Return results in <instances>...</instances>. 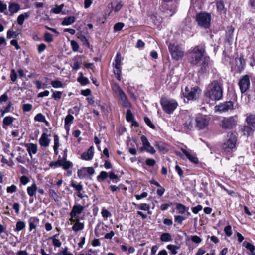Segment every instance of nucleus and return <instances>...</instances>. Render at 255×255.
Returning <instances> with one entry per match:
<instances>
[{
  "label": "nucleus",
  "instance_id": "nucleus-3",
  "mask_svg": "<svg viewBox=\"0 0 255 255\" xmlns=\"http://www.w3.org/2000/svg\"><path fill=\"white\" fill-rule=\"evenodd\" d=\"M160 103L163 110L169 114L172 113L178 106V103L175 100L165 98L161 99Z\"/></svg>",
  "mask_w": 255,
  "mask_h": 255
},
{
  "label": "nucleus",
  "instance_id": "nucleus-44",
  "mask_svg": "<svg viewBox=\"0 0 255 255\" xmlns=\"http://www.w3.org/2000/svg\"><path fill=\"white\" fill-rule=\"evenodd\" d=\"M176 209L178 210V213L180 214H183L186 211L185 206L181 203L177 204Z\"/></svg>",
  "mask_w": 255,
  "mask_h": 255
},
{
  "label": "nucleus",
  "instance_id": "nucleus-56",
  "mask_svg": "<svg viewBox=\"0 0 255 255\" xmlns=\"http://www.w3.org/2000/svg\"><path fill=\"white\" fill-rule=\"evenodd\" d=\"M146 164L148 166L153 167L156 164V161L154 159L148 158L145 161Z\"/></svg>",
  "mask_w": 255,
  "mask_h": 255
},
{
  "label": "nucleus",
  "instance_id": "nucleus-38",
  "mask_svg": "<svg viewBox=\"0 0 255 255\" xmlns=\"http://www.w3.org/2000/svg\"><path fill=\"white\" fill-rule=\"evenodd\" d=\"M25 223L23 221H19L17 222L15 230L16 231H20L25 227Z\"/></svg>",
  "mask_w": 255,
  "mask_h": 255
},
{
  "label": "nucleus",
  "instance_id": "nucleus-53",
  "mask_svg": "<svg viewBox=\"0 0 255 255\" xmlns=\"http://www.w3.org/2000/svg\"><path fill=\"white\" fill-rule=\"evenodd\" d=\"M71 46L73 51L76 52L79 50V45L77 42L74 40H72L71 41Z\"/></svg>",
  "mask_w": 255,
  "mask_h": 255
},
{
  "label": "nucleus",
  "instance_id": "nucleus-11",
  "mask_svg": "<svg viewBox=\"0 0 255 255\" xmlns=\"http://www.w3.org/2000/svg\"><path fill=\"white\" fill-rule=\"evenodd\" d=\"M234 103L232 101H229L221 103L216 106V110L221 112H226L229 110L233 109Z\"/></svg>",
  "mask_w": 255,
  "mask_h": 255
},
{
  "label": "nucleus",
  "instance_id": "nucleus-9",
  "mask_svg": "<svg viewBox=\"0 0 255 255\" xmlns=\"http://www.w3.org/2000/svg\"><path fill=\"white\" fill-rule=\"evenodd\" d=\"M238 84L241 93H244L247 92L250 86L249 76L248 75H245L241 76Z\"/></svg>",
  "mask_w": 255,
  "mask_h": 255
},
{
  "label": "nucleus",
  "instance_id": "nucleus-31",
  "mask_svg": "<svg viewBox=\"0 0 255 255\" xmlns=\"http://www.w3.org/2000/svg\"><path fill=\"white\" fill-rule=\"evenodd\" d=\"M160 240L162 242H169L172 241V238L169 233H164L161 235Z\"/></svg>",
  "mask_w": 255,
  "mask_h": 255
},
{
  "label": "nucleus",
  "instance_id": "nucleus-48",
  "mask_svg": "<svg viewBox=\"0 0 255 255\" xmlns=\"http://www.w3.org/2000/svg\"><path fill=\"white\" fill-rule=\"evenodd\" d=\"M245 246V247L252 253V255H254L255 254L254 253L255 247L253 245L250 243H246V244Z\"/></svg>",
  "mask_w": 255,
  "mask_h": 255
},
{
  "label": "nucleus",
  "instance_id": "nucleus-27",
  "mask_svg": "<svg viewBox=\"0 0 255 255\" xmlns=\"http://www.w3.org/2000/svg\"><path fill=\"white\" fill-rule=\"evenodd\" d=\"M247 124L252 126L255 128V115H250L247 116L246 119Z\"/></svg>",
  "mask_w": 255,
  "mask_h": 255
},
{
  "label": "nucleus",
  "instance_id": "nucleus-59",
  "mask_svg": "<svg viewBox=\"0 0 255 255\" xmlns=\"http://www.w3.org/2000/svg\"><path fill=\"white\" fill-rule=\"evenodd\" d=\"M101 214L103 217L107 218L111 216V214L106 209L103 208L102 210Z\"/></svg>",
  "mask_w": 255,
  "mask_h": 255
},
{
  "label": "nucleus",
  "instance_id": "nucleus-30",
  "mask_svg": "<svg viewBox=\"0 0 255 255\" xmlns=\"http://www.w3.org/2000/svg\"><path fill=\"white\" fill-rule=\"evenodd\" d=\"M75 21V17H66L63 19L62 24L63 25L68 26L73 23Z\"/></svg>",
  "mask_w": 255,
  "mask_h": 255
},
{
  "label": "nucleus",
  "instance_id": "nucleus-14",
  "mask_svg": "<svg viewBox=\"0 0 255 255\" xmlns=\"http://www.w3.org/2000/svg\"><path fill=\"white\" fill-rule=\"evenodd\" d=\"M196 21L200 26L207 28L210 25L211 17H196Z\"/></svg>",
  "mask_w": 255,
  "mask_h": 255
},
{
  "label": "nucleus",
  "instance_id": "nucleus-37",
  "mask_svg": "<svg viewBox=\"0 0 255 255\" xmlns=\"http://www.w3.org/2000/svg\"><path fill=\"white\" fill-rule=\"evenodd\" d=\"M78 177L82 179L87 175L85 167L82 168L78 171L77 172Z\"/></svg>",
  "mask_w": 255,
  "mask_h": 255
},
{
  "label": "nucleus",
  "instance_id": "nucleus-22",
  "mask_svg": "<svg viewBox=\"0 0 255 255\" xmlns=\"http://www.w3.org/2000/svg\"><path fill=\"white\" fill-rule=\"evenodd\" d=\"M181 151L186 157L192 162L197 164L199 162L198 158L194 155L191 154L188 151L184 148H181Z\"/></svg>",
  "mask_w": 255,
  "mask_h": 255
},
{
  "label": "nucleus",
  "instance_id": "nucleus-4",
  "mask_svg": "<svg viewBox=\"0 0 255 255\" xmlns=\"http://www.w3.org/2000/svg\"><path fill=\"white\" fill-rule=\"evenodd\" d=\"M201 92L200 89L198 86H195L193 88H189L186 87L185 92L183 94L185 98V102H188L189 100L196 99L198 96Z\"/></svg>",
  "mask_w": 255,
  "mask_h": 255
},
{
  "label": "nucleus",
  "instance_id": "nucleus-62",
  "mask_svg": "<svg viewBox=\"0 0 255 255\" xmlns=\"http://www.w3.org/2000/svg\"><path fill=\"white\" fill-rule=\"evenodd\" d=\"M224 232L228 236H230L232 234L231 226L230 225L226 226L224 228Z\"/></svg>",
  "mask_w": 255,
  "mask_h": 255
},
{
  "label": "nucleus",
  "instance_id": "nucleus-2",
  "mask_svg": "<svg viewBox=\"0 0 255 255\" xmlns=\"http://www.w3.org/2000/svg\"><path fill=\"white\" fill-rule=\"evenodd\" d=\"M205 52L204 45H198L189 51L188 54L191 64L197 65L201 61Z\"/></svg>",
  "mask_w": 255,
  "mask_h": 255
},
{
  "label": "nucleus",
  "instance_id": "nucleus-28",
  "mask_svg": "<svg viewBox=\"0 0 255 255\" xmlns=\"http://www.w3.org/2000/svg\"><path fill=\"white\" fill-rule=\"evenodd\" d=\"M121 54L118 52L115 56L114 62L113 64L114 67H121Z\"/></svg>",
  "mask_w": 255,
  "mask_h": 255
},
{
  "label": "nucleus",
  "instance_id": "nucleus-45",
  "mask_svg": "<svg viewBox=\"0 0 255 255\" xmlns=\"http://www.w3.org/2000/svg\"><path fill=\"white\" fill-rule=\"evenodd\" d=\"M18 35L19 33L17 32L8 30L7 32V38L8 39L16 38L18 36Z\"/></svg>",
  "mask_w": 255,
  "mask_h": 255
},
{
  "label": "nucleus",
  "instance_id": "nucleus-61",
  "mask_svg": "<svg viewBox=\"0 0 255 255\" xmlns=\"http://www.w3.org/2000/svg\"><path fill=\"white\" fill-rule=\"evenodd\" d=\"M59 147V137L58 135H55L54 136V146L53 148H58Z\"/></svg>",
  "mask_w": 255,
  "mask_h": 255
},
{
  "label": "nucleus",
  "instance_id": "nucleus-36",
  "mask_svg": "<svg viewBox=\"0 0 255 255\" xmlns=\"http://www.w3.org/2000/svg\"><path fill=\"white\" fill-rule=\"evenodd\" d=\"M81 76L78 78V81L83 85H85L89 83V79L83 76L82 73H80Z\"/></svg>",
  "mask_w": 255,
  "mask_h": 255
},
{
  "label": "nucleus",
  "instance_id": "nucleus-26",
  "mask_svg": "<svg viewBox=\"0 0 255 255\" xmlns=\"http://www.w3.org/2000/svg\"><path fill=\"white\" fill-rule=\"evenodd\" d=\"M37 186L36 184L34 183L31 186H28L27 188V192L28 195L30 197L33 196L37 190Z\"/></svg>",
  "mask_w": 255,
  "mask_h": 255
},
{
  "label": "nucleus",
  "instance_id": "nucleus-15",
  "mask_svg": "<svg viewBox=\"0 0 255 255\" xmlns=\"http://www.w3.org/2000/svg\"><path fill=\"white\" fill-rule=\"evenodd\" d=\"M212 62L209 57H204L201 66V69L203 72L209 71L212 68Z\"/></svg>",
  "mask_w": 255,
  "mask_h": 255
},
{
  "label": "nucleus",
  "instance_id": "nucleus-29",
  "mask_svg": "<svg viewBox=\"0 0 255 255\" xmlns=\"http://www.w3.org/2000/svg\"><path fill=\"white\" fill-rule=\"evenodd\" d=\"M64 4H62L60 5H56L54 7L51 9V11L54 13V14H65V13H64L62 11V8L64 7Z\"/></svg>",
  "mask_w": 255,
  "mask_h": 255
},
{
  "label": "nucleus",
  "instance_id": "nucleus-35",
  "mask_svg": "<svg viewBox=\"0 0 255 255\" xmlns=\"http://www.w3.org/2000/svg\"><path fill=\"white\" fill-rule=\"evenodd\" d=\"M112 90L117 96L124 92L121 87L117 84H115L112 86Z\"/></svg>",
  "mask_w": 255,
  "mask_h": 255
},
{
  "label": "nucleus",
  "instance_id": "nucleus-40",
  "mask_svg": "<svg viewBox=\"0 0 255 255\" xmlns=\"http://www.w3.org/2000/svg\"><path fill=\"white\" fill-rule=\"evenodd\" d=\"M193 121L194 120L193 118L188 117L184 123L185 127H186L188 129H190L193 127Z\"/></svg>",
  "mask_w": 255,
  "mask_h": 255
},
{
  "label": "nucleus",
  "instance_id": "nucleus-24",
  "mask_svg": "<svg viewBox=\"0 0 255 255\" xmlns=\"http://www.w3.org/2000/svg\"><path fill=\"white\" fill-rule=\"evenodd\" d=\"M8 9L9 11L14 14L16 13L20 9V6L18 4L16 3H11L9 4Z\"/></svg>",
  "mask_w": 255,
  "mask_h": 255
},
{
  "label": "nucleus",
  "instance_id": "nucleus-41",
  "mask_svg": "<svg viewBox=\"0 0 255 255\" xmlns=\"http://www.w3.org/2000/svg\"><path fill=\"white\" fill-rule=\"evenodd\" d=\"M52 86L54 88H59L63 87V84L62 82L59 80H53L51 82Z\"/></svg>",
  "mask_w": 255,
  "mask_h": 255
},
{
  "label": "nucleus",
  "instance_id": "nucleus-42",
  "mask_svg": "<svg viewBox=\"0 0 255 255\" xmlns=\"http://www.w3.org/2000/svg\"><path fill=\"white\" fill-rule=\"evenodd\" d=\"M51 92H53V94L52 95V98H53L56 100H58L61 98L62 92L58 91H53V90H51Z\"/></svg>",
  "mask_w": 255,
  "mask_h": 255
},
{
  "label": "nucleus",
  "instance_id": "nucleus-34",
  "mask_svg": "<svg viewBox=\"0 0 255 255\" xmlns=\"http://www.w3.org/2000/svg\"><path fill=\"white\" fill-rule=\"evenodd\" d=\"M192 3L194 9L197 7L200 9L203 4V0H192Z\"/></svg>",
  "mask_w": 255,
  "mask_h": 255
},
{
  "label": "nucleus",
  "instance_id": "nucleus-39",
  "mask_svg": "<svg viewBox=\"0 0 255 255\" xmlns=\"http://www.w3.org/2000/svg\"><path fill=\"white\" fill-rule=\"evenodd\" d=\"M179 247L174 245H168L167 246V248L171 252V253L175 255L177 254V250L179 249Z\"/></svg>",
  "mask_w": 255,
  "mask_h": 255
},
{
  "label": "nucleus",
  "instance_id": "nucleus-18",
  "mask_svg": "<svg viewBox=\"0 0 255 255\" xmlns=\"http://www.w3.org/2000/svg\"><path fill=\"white\" fill-rule=\"evenodd\" d=\"M25 147L27 148V151L29 156L32 158V154H35L37 152V145L36 144L33 143H26Z\"/></svg>",
  "mask_w": 255,
  "mask_h": 255
},
{
  "label": "nucleus",
  "instance_id": "nucleus-49",
  "mask_svg": "<svg viewBox=\"0 0 255 255\" xmlns=\"http://www.w3.org/2000/svg\"><path fill=\"white\" fill-rule=\"evenodd\" d=\"M45 116L41 113L37 114L34 117V120L35 121L42 122L44 121Z\"/></svg>",
  "mask_w": 255,
  "mask_h": 255
},
{
  "label": "nucleus",
  "instance_id": "nucleus-21",
  "mask_svg": "<svg viewBox=\"0 0 255 255\" xmlns=\"http://www.w3.org/2000/svg\"><path fill=\"white\" fill-rule=\"evenodd\" d=\"M74 120V117L71 114H68L64 120V127L67 131L70 129V125L72 123Z\"/></svg>",
  "mask_w": 255,
  "mask_h": 255
},
{
  "label": "nucleus",
  "instance_id": "nucleus-8",
  "mask_svg": "<svg viewBox=\"0 0 255 255\" xmlns=\"http://www.w3.org/2000/svg\"><path fill=\"white\" fill-rule=\"evenodd\" d=\"M168 47L173 59L178 60L183 56L184 51L178 45L170 43Z\"/></svg>",
  "mask_w": 255,
  "mask_h": 255
},
{
  "label": "nucleus",
  "instance_id": "nucleus-63",
  "mask_svg": "<svg viewBox=\"0 0 255 255\" xmlns=\"http://www.w3.org/2000/svg\"><path fill=\"white\" fill-rule=\"evenodd\" d=\"M17 74L14 69H12L10 72V78L12 82H15L17 79Z\"/></svg>",
  "mask_w": 255,
  "mask_h": 255
},
{
  "label": "nucleus",
  "instance_id": "nucleus-64",
  "mask_svg": "<svg viewBox=\"0 0 255 255\" xmlns=\"http://www.w3.org/2000/svg\"><path fill=\"white\" fill-rule=\"evenodd\" d=\"M20 181L23 185H26L29 181L28 178L26 176H22L20 178Z\"/></svg>",
  "mask_w": 255,
  "mask_h": 255
},
{
  "label": "nucleus",
  "instance_id": "nucleus-6",
  "mask_svg": "<svg viewBox=\"0 0 255 255\" xmlns=\"http://www.w3.org/2000/svg\"><path fill=\"white\" fill-rule=\"evenodd\" d=\"M237 116L224 117L221 121L220 126L224 129H231L237 124Z\"/></svg>",
  "mask_w": 255,
  "mask_h": 255
},
{
  "label": "nucleus",
  "instance_id": "nucleus-16",
  "mask_svg": "<svg viewBox=\"0 0 255 255\" xmlns=\"http://www.w3.org/2000/svg\"><path fill=\"white\" fill-rule=\"evenodd\" d=\"M50 136L47 135L46 133H42L39 140V144L43 147H47L49 146L50 142V139L48 138Z\"/></svg>",
  "mask_w": 255,
  "mask_h": 255
},
{
  "label": "nucleus",
  "instance_id": "nucleus-33",
  "mask_svg": "<svg viewBox=\"0 0 255 255\" xmlns=\"http://www.w3.org/2000/svg\"><path fill=\"white\" fill-rule=\"evenodd\" d=\"M15 119L11 116H7L5 117L3 120V123L4 125L5 126H9L13 122Z\"/></svg>",
  "mask_w": 255,
  "mask_h": 255
},
{
  "label": "nucleus",
  "instance_id": "nucleus-25",
  "mask_svg": "<svg viewBox=\"0 0 255 255\" xmlns=\"http://www.w3.org/2000/svg\"><path fill=\"white\" fill-rule=\"evenodd\" d=\"M39 222V220L35 217H31L29 220V228L30 230L31 231L33 229L36 228L37 224Z\"/></svg>",
  "mask_w": 255,
  "mask_h": 255
},
{
  "label": "nucleus",
  "instance_id": "nucleus-43",
  "mask_svg": "<svg viewBox=\"0 0 255 255\" xmlns=\"http://www.w3.org/2000/svg\"><path fill=\"white\" fill-rule=\"evenodd\" d=\"M100 224H98L97 225L96 228H95V235L97 237L103 234V233H101L100 232L101 230V229L104 230L105 227H107V226L106 225H105L104 226H102L101 227V228H100Z\"/></svg>",
  "mask_w": 255,
  "mask_h": 255
},
{
  "label": "nucleus",
  "instance_id": "nucleus-1",
  "mask_svg": "<svg viewBox=\"0 0 255 255\" xmlns=\"http://www.w3.org/2000/svg\"><path fill=\"white\" fill-rule=\"evenodd\" d=\"M223 88L221 80H214L206 86L204 91V96L212 101H218L223 97Z\"/></svg>",
  "mask_w": 255,
  "mask_h": 255
},
{
  "label": "nucleus",
  "instance_id": "nucleus-58",
  "mask_svg": "<svg viewBox=\"0 0 255 255\" xmlns=\"http://www.w3.org/2000/svg\"><path fill=\"white\" fill-rule=\"evenodd\" d=\"M123 4L122 2H118L116 5L113 7L112 11H114L115 13L118 12L122 8Z\"/></svg>",
  "mask_w": 255,
  "mask_h": 255
},
{
  "label": "nucleus",
  "instance_id": "nucleus-12",
  "mask_svg": "<svg viewBox=\"0 0 255 255\" xmlns=\"http://www.w3.org/2000/svg\"><path fill=\"white\" fill-rule=\"evenodd\" d=\"M141 140L143 144V146L140 148L141 150H146L147 151L152 154L155 153V150L150 145L147 138L145 136L142 135L141 137Z\"/></svg>",
  "mask_w": 255,
  "mask_h": 255
},
{
  "label": "nucleus",
  "instance_id": "nucleus-19",
  "mask_svg": "<svg viewBox=\"0 0 255 255\" xmlns=\"http://www.w3.org/2000/svg\"><path fill=\"white\" fill-rule=\"evenodd\" d=\"M94 155V147L91 146L86 152H84L81 155V158L85 160H91Z\"/></svg>",
  "mask_w": 255,
  "mask_h": 255
},
{
  "label": "nucleus",
  "instance_id": "nucleus-23",
  "mask_svg": "<svg viewBox=\"0 0 255 255\" xmlns=\"http://www.w3.org/2000/svg\"><path fill=\"white\" fill-rule=\"evenodd\" d=\"M217 9L218 12V14L222 15L225 13V9L223 1H218L216 2Z\"/></svg>",
  "mask_w": 255,
  "mask_h": 255
},
{
  "label": "nucleus",
  "instance_id": "nucleus-5",
  "mask_svg": "<svg viewBox=\"0 0 255 255\" xmlns=\"http://www.w3.org/2000/svg\"><path fill=\"white\" fill-rule=\"evenodd\" d=\"M66 158L67 155L64 153L62 158L59 156L57 161L50 162L49 166L51 167H62L63 169L67 170L73 166V164L70 161L66 160Z\"/></svg>",
  "mask_w": 255,
  "mask_h": 255
},
{
  "label": "nucleus",
  "instance_id": "nucleus-52",
  "mask_svg": "<svg viewBox=\"0 0 255 255\" xmlns=\"http://www.w3.org/2000/svg\"><path fill=\"white\" fill-rule=\"evenodd\" d=\"M124 26V24L122 22H119L115 24L114 29L115 31H119L122 29Z\"/></svg>",
  "mask_w": 255,
  "mask_h": 255
},
{
  "label": "nucleus",
  "instance_id": "nucleus-51",
  "mask_svg": "<svg viewBox=\"0 0 255 255\" xmlns=\"http://www.w3.org/2000/svg\"><path fill=\"white\" fill-rule=\"evenodd\" d=\"M78 38L80 40V41L83 43L84 45L88 47H89L90 44L88 42V40L85 36L81 35L78 37Z\"/></svg>",
  "mask_w": 255,
  "mask_h": 255
},
{
  "label": "nucleus",
  "instance_id": "nucleus-17",
  "mask_svg": "<svg viewBox=\"0 0 255 255\" xmlns=\"http://www.w3.org/2000/svg\"><path fill=\"white\" fill-rule=\"evenodd\" d=\"M122 103V106L125 108H130L131 103L128 99V97L125 92L118 96Z\"/></svg>",
  "mask_w": 255,
  "mask_h": 255
},
{
  "label": "nucleus",
  "instance_id": "nucleus-57",
  "mask_svg": "<svg viewBox=\"0 0 255 255\" xmlns=\"http://www.w3.org/2000/svg\"><path fill=\"white\" fill-rule=\"evenodd\" d=\"M32 105L30 104H24L23 105L22 109L24 112H29L31 110Z\"/></svg>",
  "mask_w": 255,
  "mask_h": 255
},
{
  "label": "nucleus",
  "instance_id": "nucleus-7",
  "mask_svg": "<svg viewBox=\"0 0 255 255\" xmlns=\"http://www.w3.org/2000/svg\"><path fill=\"white\" fill-rule=\"evenodd\" d=\"M236 143V136L233 133H231L229 139L223 144V150L226 153H231L235 148Z\"/></svg>",
  "mask_w": 255,
  "mask_h": 255
},
{
  "label": "nucleus",
  "instance_id": "nucleus-32",
  "mask_svg": "<svg viewBox=\"0 0 255 255\" xmlns=\"http://www.w3.org/2000/svg\"><path fill=\"white\" fill-rule=\"evenodd\" d=\"M77 222L72 226V229L75 232H77L84 228V224L82 223L79 222L78 220H76Z\"/></svg>",
  "mask_w": 255,
  "mask_h": 255
},
{
  "label": "nucleus",
  "instance_id": "nucleus-60",
  "mask_svg": "<svg viewBox=\"0 0 255 255\" xmlns=\"http://www.w3.org/2000/svg\"><path fill=\"white\" fill-rule=\"evenodd\" d=\"M144 120L145 123L151 128L154 129L155 128V126L152 123L148 117H144Z\"/></svg>",
  "mask_w": 255,
  "mask_h": 255
},
{
  "label": "nucleus",
  "instance_id": "nucleus-13",
  "mask_svg": "<svg viewBox=\"0 0 255 255\" xmlns=\"http://www.w3.org/2000/svg\"><path fill=\"white\" fill-rule=\"evenodd\" d=\"M84 209V207L80 204L74 205L70 213V215L71 216L70 220L71 222H75L76 220L73 218H75L76 215L80 214L83 211Z\"/></svg>",
  "mask_w": 255,
  "mask_h": 255
},
{
  "label": "nucleus",
  "instance_id": "nucleus-10",
  "mask_svg": "<svg viewBox=\"0 0 255 255\" xmlns=\"http://www.w3.org/2000/svg\"><path fill=\"white\" fill-rule=\"evenodd\" d=\"M196 127L199 130L202 129L206 128L208 124L209 120L205 116L202 115L198 116L195 119Z\"/></svg>",
  "mask_w": 255,
  "mask_h": 255
},
{
  "label": "nucleus",
  "instance_id": "nucleus-55",
  "mask_svg": "<svg viewBox=\"0 0 255 255\" xmlns=\"http://www.w3.org/2000/svg\"><path fill=\"white\" fill-rule=\"evenodd\" d=\"M49 194L50 196L54 199L55 201H59V197L57 195V194L53 190H49Z\"/></svg>",
  "mask_w": 255,
  "mask_h": 255
},
{
  "label": "nucleus",
  "instance_id": "nucleus-47",
  "mask_svg": "<svg viewBox=\"0 0 255 255\" xmlns=\"http://www.w3.org/2000/svg\"><path fill=\"white\" fill-rule=\"evenodd\" d=\"M108 177V173L105 171H102L100 174L97 177L98 181L104 180L106 179Z\"/></svg>",
  "mask_w": 255,
  "mask_h": 255
},
{
  "label": "nucleus",
  "instance_id": "nucleus-20",
  "mask_svg": "<svg viewBox=\"0 0 255 255\" xmlns=\"http://www.w3.org/2000/svg\"><path fill=\"white\" fill-rule=\"evenodd\" d=\"M242 130L244 135L249 136L253 134L254 130H255V128L248 124L247 125L244 126L242 128Z\"/></svg>",
  "mask_w": 255,
  "mask_h": 255
},
{
  "label": "nucleus",
  "instance_id": "nucleus-50",
  "mask_svg": "<svg viewBox=\"0 0 255 255\" xmlns=\"http://www.w3.org/2000/svg\"><path fill=\"white\" fill-rule=\"evenodd\" d=\"M44 40L47 42H51L53 41L52 35L49 32H46L44 34Z\"/></svg>",
  "mask_w": 255,
  "mask_h": 255
},
{
  "label": "nucleus",
  "instance_id": "nucleus-54",
  "mask_svg": "<svg viewBox=\"0 0 255 255\" xmlns=\"http://www.w3.org/2000/svg\"><path fill=\"white\" fill-rule=\"evenodd\" d=\"M17 189V187L15 185H12L7 187L6 191L8 193H13L16 191Z\"/></svg>",
  "mask_w": 255,
  "mask_h": 255
},
{
  "label": "nucleus",
  "instance_id": "nucleus-46",
  "mask_svg": "<svg viewBox=\"0 0 255 255\" xmlns=\"http://www.w3.org/2000/svg\"><path fill=\"white\" fill-rule=\"evenodd\" d=\"M126 118L128 122H131L133 119V115L130 109L127 110L126 112Z\"/></svg>",
  "mask_w": 255,
  "mask_h": 255
}]
</instances>
